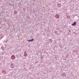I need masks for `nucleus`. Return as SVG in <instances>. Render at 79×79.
Wrapping results in <instances>:
<instances>
[{
  "mask_svg": "<svg viewBox=\"0 0 79 79\" xmlns=\"http://www.w3.org/2000/svg\"><path fill=\"white\" fill-rule=\"evenodd\" d=\"M15 58V56L14 55H12L11 56V59H12V60H14Z\"/></svg>",
  "mask_w": 79,
  "mask_h": 79,
  "instance_id": "obj_1",
  "label": "nucleus"
},
{
  "mask_svg": "<svg viewBox=\"0 0 79 79\" xmlns=\"http://www.w3.org/2000/svg\"><path fill=\"white\" fill-rule=\"evenodd\" d=\"M76 24V22H74L73 23L72 25V26H75Z\"/></svg>",
  "mask_w": 79,
  "mask_h": 79,
  "instance_id": "obj_2",
  "label": "nucleus"
},
{
  "mask_svg": "<svg viewBox=\"0 0 79 79\" xmlns=\"http://www.w3.org/2000/svg\"><path fill=\"white\" fill-rule=\"evenodd\" d=\"M34 39H32L31 40H28V42H32V41H34Z\"/></svg>",
  "mask_w": 79,
  "mask_h": 79,
  "instance_id": "obj_3",
  "label": "nucleus"
},
{
  "mask_svg": "<svg viewBox=\"0 0 79 79\" xmlns=\"http://www.w3.org/2000/svg\"><path fill=\"white\" fill-rule=\"evenodd\" d=\"M10 67L11 68H14V65H13V64H11Z\"/></svg>",
  "mask_w": 79,
  "mask_h": 79,
  "instance_id": "obj_4",
  "label": "nucleus"
},
{
  "mask_svg": "<svg viewBox=\"0 0 79 79\" xmlns=\"http://www.w3.org/2000/svg\"><path fill=\"white\" fill-rule=\"evenodd\" d=\"M58 6L59 8H60L61 7V4H59L58 5Z\"/></svg>",
  "mask_w": 79,
  "mask_h": 79,
  "instance_id": "obj_5",
  "label": "nucleus"
},
{
  "mask_svg": "<svg viewBox=\"0 0 79 79\" xmlns=\"http://www.w3.org/2000/svg\"><path fill=\"white\" fill-rule=\"evenodd\" d=\"M17 13V11H14V14H16Z\"/></svg>",
  "mask_w": 79,
  "mask_h": 79,
  "instance_id": "obj_6",
  "label": "nucleus"
},
{
  "mask_svg": "<svg viewBox=\"0 0 79 79\" xmlns=\"http://www.w3.org/2000/svg\"><path fill=\"white\" fill-rule=\"evenodd\" d=\"M4 46H5V48H6V44H4Z\"/></svg>",
  "mask_w": 79,
  "mask_h": 79,
  "instance_id": "obj_7",
  "label": "nucleus"
},
{
  "mask_svg": "<svg viewBox=\"0 0 79 79\" xmlns=\"http://www.w3.org/2000/svg\"><path fill=\"white\" fill-rule=\"evenodd\" d=\"M8 42V40H6V42Z\"/></svg>",
  "mask_w": 79,
  "mask_h": 79,
  "instance_id": "obj_8",
  "label": "nucleus"
},
{
  "mask_svg": "<svg viewBox=\"0 0 79 79\" xmlns=\"http://www.w3.org/2000/svg\"><path fill=\"white\" fill-rule=\"evenodd\" d=\"M69 32H71V31L69 30Z\"/></svg>",
  "mask_w": 79,
  "mask_h": 79,
  "instance_id": "obj_9",
  "label": "nucleus"
}]
</instances>
